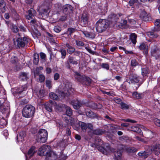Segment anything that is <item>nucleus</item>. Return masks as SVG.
Wrapping results in <instances>:
<instances>
[{"instance_id":"nucleus-40","label":"nucleus","mask_w":160,"mask_h":160,"mask_svg":"<svg viewBox=\"0 0 160 160\" xmlns=\"http://www.w3.org/2000/svg\"><path fill=\"white\" fill-rule=\"evenodd\" d=\"M66 108V115L69 117L71 116L72 113V111L71 108L68 106H66L65 107Z\"/></svg>"},{"instance_id":"nucleus-34","label":"nucleus","mask_w":160,"mask_h":160,"mask_svg":"<svg viewBox=\"0 0 160 160\" xmlns=\"http://www.w3.org/2000/svg\"><path fill=\"white\" fill-rule=\"evenodd\" d=\"M28 74L24 72L21 73L20 75V78L22 81L27 80L28 78Z\"/></svg>"},{"instance_id":"nucleus-47","label":"nucleus","mask_w":160,"mask_h":160,"mask_svg":"<svg viewBox=\"0 0 160 160\" xmlns=\"http://www.w3.org/2000/svg\"><path fill=\"white\" fill-rule=\"evenodd\" d=\"M75 31V28H68L67 33L69 35H71L72 33L74 32Z\"/></svg>"},{"instance_id":"nucleus-30","label":"nucleus","mask_w":160,"mask_h":160,"mask_svg":"<svg viewBox=\"0 0 160 160\" xmlns=\"http://www.w3.org/2000/svg\"><path fill=\"white\" fill-rule=\"evenodd\" d=\"M27 88V86L26 85L19 86V87L17 89V92L18 93L20 94L26 90Z\"/></svg>"},{"instance_id":"nucleus-62","label":"nucleus","mask_w":160,"mask_h":160,"mask_svg":"<svg viewBox=\"0 0 160 160\" xmlns=\"http://www.w3.org/2000/svg\"><path fill=\"white\" fill-rule=\"evenodd\" d=\"M128 21L130 23L132 24H135L136 23V21L135 20L133 19L128 18Z\"/></svg>"},{"instance_id":"nucleus-37","label":"nucleus","mask_w":160,"mask_h":160,"mask_svg":"<svg viewBox=\"0 0 160 160\" xmlns=\"http://www.w3.org/2000/svg\"><path fill=\"white\" fill-rule=\"evenodd\" d=\"M80 127L83 132H86L87 128V125L84 122H80Z\"/></svg>"},{"instance_id":"nucleus-64","label":"nucleus","mask_w":160,"mask_h":160,"mask_svg":"<svg viewBox=\"0 0 160 160\" xmlns=\"http://www.w3.org/2000/svg\"><path fill=\"white\" fill-rule=\"evenodd\" d=\"M67 156H64L63 155H61L60 157V159L59 160H66L67 158Z\"/></svg>"},{"instance_id":"nucleus-27","label":"nucleus","mask_w":160,"mask_h":160,"mask_svg":"<svg viewBox=\"0 0 160 160\" xmlns=\"http://www.w3.org/2000/svg\"><path fill=\"white\" fill-rule=\"evenodd\" d=\"M132 96L134 98L140 99L143 97L144 94L143 93H139L137 92H134L132 93Z\"/></svg>"},{"instance_id":"nucleus-35","label":"nucleus","mask_w":160,"mask_h":160,"mask_svg":"<svg viewBox=\"0 0 160 160\" xmlns=\"http://www.w3.org/2000/svg\"><path fill=\"white\" fill-rule=\"evenodd\" d=\"M68 61L70 63L73 65H77L78 64L77 61L75 60V57L72 56L68 57Z\"/></svg>"},{"instance_id":"nucleus-5","label":"nucleus","mask_w":160,"mask_h":160,"mask_svg":"<svg viewBox=\"0 0 160 160\" xmlns=\"http://www.w3.org/2000/svg\"><path fill=\"white\" fill-rule=\"evenodd\" d=\"M38 154L40 156L46 155V160H49L50 158V146L44 145L38 149Z\"/></svg>"},{"instance_id":"nucleus-3","label":"nucleus","mask_w":160,"mask_h":160,"mask_svg":"<svg viewBox=\"0 0 160 160\" xmlns=\"http://www.w3.org/2000/svg\"><path fill=\"white\" fill-rule=\"evenodd\" d=\"M74 77L78 82L83 85L88 86L91 83L92 80L90 78L84 75H81L79 73L77 72H75Z\"/></svg>"},{"instance_id":"nucleus-59","label":"nucleus","mask_w":160,"mask_h":160,"mask_svg":"<svg viewBox=\"0 0 160 160\" xmlns=\"http://www.w3.org/2000/svg\"><path fill=\"white\" fill-rule=\"evenodd\" d=\"M154 123L156 125L160 127V120L156 118L154 120Z\"/></svg>"},{"instance_id":"nucleus-23","label":"nucleus","mask_w":160,"mask_h":160,"mask_svg":"<svg viewBox=\"0 0 160 160\" xmlns=\"http://www.w3.org/2000/svg\"><path fill=\"white\" fill-rule=\"evenodd\" d=\"M34 94L36 95L37 98L39 99H41L44 97L45 94L44 91L42 89H40L38 91L36 92L34 91Z\"/></svg>"},{"instance_id":"nucleus-24","label":"nucleus","mask_w":160,"mask_h":160,"mask_svg":"<svg viewBox=\"0 0 160 160\" xmlns=\"http://www.w3.org/2000/svg\"><path fill=\"white\" fill-rule=\"evenodd\" d=\"M28 14L26 16V18L28 20L32 19L33 17H34L36 13L35 11L33 9L31 8L28 11Z\"/></svg>"},{"instance_id":"nucleus-60","label":"nucleus","mask_w":160,"mask_h":160,"mask_svg":"<svg viewBox=\"0 0 160 160\" xmlns=\"http://www.w3.org/2000/svg\"><path fill=\"white\" fill-rule=\"evenodd\" d=\"M40 58L41 59L43 60H45L46 55L43 52H40Z\"/></svg>"},{"instance_id":"nucleus-18","label":"nucleus","mask_w":160,"mask_h":160,"mask_svg":"<svg viewBox=\"0 0 160 160\" xmlns=\"http://www.w3.org/2000/svg\"><path fill=\"white\" fill-rule=\"evenodd\" d=\"M151 150L156 155H158L160 153V144H156L154 145Z\"/></svg>"},{"instance_id":"nucleus-10","label":"nucleus","mask_w":160,"mask_h":160,"mask_svg":"<svg viewBox=\"0 0 160 160\" xmlns=\"http://www.w3.org/2000/svg\"><path fill=\"white\" fill-rule=\"evenodd\" d=\"M88 14L86 12H83L81 17V25L83 27L87 26L88 22Z\"/></svg>"},{"instance_id":"nucleus-1","label":"nucleus","mask_w":160,"mask_h":160,"mask_svg":"<svg viewBox=\"0 0 160 160\" xmlns=\"http://www.w3.org/2000/svg\"><path fill=\"white\" fill-rule=\"evenodd\" d=\"M135 69L130 68L128 73L126 75L125 78V82H127L129 84H135L138 83V88L136 89L144 82V80L141 78L135 72Z\"/></svg>"},{"instance_id":"nucleus-49","label":"nucleus","mask_w":160,"mask_h":160,"mask_svg":"<svg viewBox=\"0 0 160 160\" xmlns=\"http://www.w3.org/2000/svg\"><path fill=\"white\" fill-rule=\"evenodd\" d=\"M56 10L57 11H58L61 10L62 8V4L60 3H57L54 5Z\"/></svg>"},{"instance_id":"nucleus-17","label":"nucleus","mask_w":160,"mask_h":160,"mask_svg":"<svg viewBox=\"0 0 160 160\" xmlns=\"http://www.w3.org/2000/svg\"><path fill=\"white\" fill-rule=\"evenodd\" d=\"M36 152V147L34 146H32L28 150L27 154L26 155V159H27L28 157L30 158Z\"/></svg>"},{"instance_id":"nucleus-13","label":"nucleus","mask_w":160,"mask_h":160,"mask_svg":"<svg viewBox=\"0 0 160 160\" xmlns=\"http://www.w3.org/2000/svg\"><path fill=\"white\" fill-rule=\"evenodd\" d=\"M63 12L66 14H69L72 12L73 7L69 4H66L63 7Z\"/></svg>"},{"instance_id":"nucleus-36","label":"nucleus","mask_w":160,"mask_h":160,"mask_svg":"<svg viewBox=\"0 0 160 160\" xmlns=\"http://www.w3.org/2000/svg\"><path fill=\"white\" fill-rule=\"evenodd\" d=\"M137 38V35L134 33H132L130 36V39L134 45H135L137 42L136 39Z\"/></svg>"},{"instance_id":"nucleus-46","label":"nucleus","mask_w":160,"mask_h":160,"mask_svg":"<svg viewBox=\"0 0 160 160\" xmlns=\"http://www.w3.org/2000/svg\"><path fill=\"white\" fill-rule=\"evenodd\" d=\"M121 108L122 109H128L129 108V106L127 104L122 102L120 104Z\"/></svg>"},{"instance_id":"nucleus-6","label":"nucleus","mask_w":160,"mask_h":160,"mask_svg":"<svg viewBox=\"0 0 160 160\" xmlns=\"http://www.w3.org/2000/svg\"><path fill=\"white\" fill-rule=\"evenodd\" d=\"M95 26L97 31L101 33L106 30L108 26V23L105 20L100 19L97 22Z\"/></svg>"},{"instance_id":"nucleus-8","label":"nucleus","mask_w":160,"mask_h":160,"mask_svg":"<svg viewBox=\"0 0 160 160\" xmlns=\"http://www.w3.org/2000/svg\"><path fill=\"white\" fill-rule=\"evenodd\" d=\"M151 46L150 53L152 56L155 58L156 60H160V48L156 44L153 43L150 44Z\"/></svg>"},{"instance_id":"nucleus-61","label":"nucleus","mask_w":160,"mask_h":160,"mask_svg":"<svg viewBox=\"0 0 160 160\" xmlns=\"http://www.w3.org/2000/svg\"><path fill=\"white\" fill-rule=\"evenodd\" d=\"M17 60V58L15 56H12L11 58V62L12 63H15Z\"/></svg>"},{"instance_id":"nucleus-39","label":"nucleus","mask_w":160,"mask_h":160,"mask_svg":"<svg viewBox=\"0 0 160 160\" xmlns=\"http://www.w3.org/2000/svg\"><path fill=\"white\" fill-rule=\"evenodd\" d=\"M39 56L37 53L34 54L33 63L35 65H37L39 62Z\"/></svg>"},{"instance_id":"nucleus-7","label":"nucleus","mask_w":160,"mask_h":160,"mask_svg":"<svg viewBox=\"0 0 160 160\" xmlns=\"http://www.w3.org/2000/svg\"><path fill=\"white\" fill-rule=\"evenodd\" d=\"M36 140L40 143L45 142L48 138V132L44 129H40L36 135Z\"/></svg>"},{"instance_id":"nucleus-14","label":"nucleus","mask_w":160,"mask_h":160,"mask_svg":"<svg viewBox=\"0 0 160 160\" xmlns=\"http://www.w3.org/2000/svg\"><path fill=\"white\" fill-rule=\"evenodd\" d=\"M70 103L72 105L73 108L75 109H78L82 105V103L81 101L74 100L71 101Z\"/></svg>"},{"instance_id":"nucleus-11","label":"nucleus","mask_w":160,"mask_h":160,"mask_svg":"<svg viewBox=\"0 0 160 160\" xmlns=\"http://www.w3.org/2000/svg\"><path fill=\"white\" fill-rule=\"evenodd\" d=\"M140 18L143 21L148 22L151 21V18L150 15L148 14L146 12L144 11H142L140 15Z\"/></svg>"},{"instance_id":"nucleus-16","label":"nucleus","mask_w":160,"mask_h":160,"mask_svg":"<svg viewBox=\"0 0 160 160\" xmlns=\"http://www.w3.org/2000/svg\"><path fill=\"white\" fill-rule=\"evenodd\" d=\"M86 114V115L89 118H97L98 119H100L101 118V116L96 113H94L91 110H89L88 111H87Z\"/></svg>"},{"instance_id":"nucleus-43","label":"nucleus","mask_w":160,"mask_h":160,"mask_svg":"<svg viewBox=\"0 0 160 160\" xmlns=\"http://www.w3.org/2000/svg\"><path fill=\"white\" fill-rule=\"evenodd\" d=\"M59 51L60 52L61 54V58L62 59H64L66 56V51L65 49H63L60 48L59 50Z\"/></svg>"},{"instance_id":"nucleus-48","label":"nucleus","mask_w":160,"mask_h":160,"mask_svg":"<svg viewBox=\"0 0 160 160\" xmlns=\"http://www.w3.org/2000/svg\"><path fill=\"white\" fill-rule=\"evenodd\" d=\"M101 67L103 68L108 70L109 68V66L108 63H102L101 65Z\"/></svg>"},{"instance_id":"nucleus-51","label":"nucleus","mask_w":160,"mask_h":160,"mask_svg":"<svg viewBox=\"0 0 160 160\" xmlns=\"http://www.w3.org/2000/svg\"><path fill=\"white\" fill-rule=\"evenodd\" d=\"M6 5L4 0H0V9H4Z\"/></svg>"},{"instance_id":"nucleus-55","label":"nucleus","mask_w":160,"mask_h":160,"mask_svg":"<svg viewBox=\"0 0 160 160\" xmlns=\"http://www.w3.org/2000/svg\"><path fill=\"white\" fill-rule=\"evenodd\" d=\"M113 100L116 103H117V104H119L120 105L122 102L121 100L120 99V98H114L113 99Z\"/></svg>"},{"instance_id":"nucleus-2","label":"nucleus","mask_w":160,"mask_h":160,"mask_svg":"<svg viewBox=\"0 0 160 160\" xmlns=\"http://www.w3.org/2000/svg\"><path fill=\"white\" fill-rule=\"evenodd\" d=\"M18 34L19 36V37L17 38L16 40L15 39H13L15 45L19 48L27 47L30 41L29 38L26 37H21L19 33Z\"/></svg>"},{"instance_id":"nucleus-29","label":"nucleus","mask_w":160,"mask_h":160,"mask_svg":"<svg viewBox=\"0 0 160 160\" xmlns=\"http://www.w3.org/2000/svg\"><path fill=\"white\" fill-rule=\"evenodd\" d=\"M146 34L150 38H157L159 36L156 32L152 31L147 32Z\"/></svg>"},{"instance_id":"nucleus-38","label":"nucleus","mask_w":160,"mask_h":160,"mask_svg":"<svg viewBox=\"0 0 160 160\" xmlns=\"http://www.w3.org/2000/svg\"><path fill=\"white\" fill-rule=\"evenodd\" d=\"M58 156L56 152L51 150V160H56Z\"/></svg>"},{"instance_id":"nucleus-21","label":"nucleus","mask_w":160,"mask_h":160,"mask_svg":"<svg viewBox=\"0 0 160 160\" xmlns=\"http://www.w3.org/2000/svg\"><path fill=\"white\" fill-rule=\"evenodd\" d=\"M59 95L61 98H63L65 97H68L70 95L69 90L68 89H65L64 91L58 92Z\"/></svg>"},{"instance_id":"nucleus-50","label":"nucleus","mask_w":160,"mask_h":160,"mask_svg":"<svg viewBox=\"0 0 160 160\" xmlns=\"http://www.w3.org/2000/svg\"><path fill=\"white\" fill-rule=\"evenodd\" d=\"M45 78L44 75L42 74H40L39 75V78L37 79V81L38 82H42L44 80Z\"/></svg>"},{"instance_id":"nucleus-26","label":"nucleus","mask_w":160,"mask_h":160,"mask_svg":"<svg viewBox=\"0 0 160 160\" xmlns=\"http://www.w3.org/2000/svg\"><path fill=\"white\" fill-rule=\"evenodd\" d=\"M66 46L68 48L67 49V52L70 54L73 53L75 51V48L70 45L69 43H66Z\"/></svg>"},{"instance_id":"nucleus-53","label":"nucleus","mask_w":160,"mask_h":160,"mask_svg":"<svg viewBox=\"0 0 160 160\" xmlns=\"http://www.w3.org/2000/svg\"><path fill=\"white\" fill-rule=\"evenodd\" d=\"M75 42L76 44L78 46H82L84 45V43L81 41L76 40Z\"/></svg>"},{"instance_id":"nucleus-52","label":"nucleus","mask_w":160,"mask_h":160,"mask_svg":"<svg viewBox=\"0 0 160 160\" xmlns=\"http://www.w3.org/2000/svg\"><path fill=\"white\" fill-rule=\"evenodd\" d=\"M58 98V96L56 94L53 92H51V98L53 100H56Z\"/></svg>"},{"instance_id":"nucleus-31","label":"nucleus","mask_w":160,"mask_h":160,"mask_svg":"<svg viewBox=\"0 0 160 160\" xmlns=\"http://www.w3.org/2000/svg\"><path fill=\"white\" fill-rule=\"evenodd\" d=\"M80 122L78 123L75 122V121L74 120L73 121L71 122V125L72 126L74 129L78 130L79 129L80 127Z\"/></svg>"},{"instance_id":"nucleus-45","label":"nucleus","mask_w":160,"mask_h":160,"mask_svg":"<svg viewBox=\"0 0 160 160\" xmlns=\"http://www.w3.org/2000/svg\"><path fill=\"white\" fill-rule=\"evenodd\" d=\"M139 3L138 0H130L128 4L130 6H132L134 4L137 5Z\"/></svg>"},{"instance_id":"nucleus-28","label":"nucleus","mask_w":160,"mask_h":160,"mask_svg":"<svg viewBox=\"0 0 160 160\" xmlns=\"http://www.w3.org/2000/svg\"><path fill=\"white\" fill-rule=\"evenodd\" d=\"M25 135L26 134L25 132H21L19 134V135H18L16 137V139L17 142H19V141H23L24 138L25 136Z\"/></svg>"},{"instance_id":"nucleus-25","label":"nucleus","mask_w":160,"mask_h":160,"mask_svg":"<svg viewBox=\"0 0 160 160\" xmlns=\"http://www.w3.org/2000/svg\"><path fill=\"white\" fill-rule=\"evenodd\" d=\"M141 74L143 77L147 76V74L150 72V71L148 68L146 66H144L142 68Z\"/></svg>"},{"instance_id":"nucleus-63","label":"nucleus","mask_w":160,"mask_h":160,"mask_svg":"<svg viewBox=\"0 0 160 160\" xmlns=\"http://www.w3.org/2000/svg\"><path fill=\"white\" fill-rule=\"evenodd\" d=\"M65 65L66 67L68 69H70L71 68V66H70V62L68 60L65 63Z\"/></svg>"},{"instance_id":"nucleus-20","label":"nucleus","mask_w":160,"mask_h":160,"mask_svg":"<svg viewBox=\"0 0 160 160\" xmlns=\"http://www.w3.org/2000/svg\"><path fill=\"white\" fill-rule=\"evenodd\" d=\"M82 33L86 37L93 39L95 38L96 35L93 32H88L87 31H81Z\"/></svg>"},{"instance_id":"nucleus-42","label":"nucleus","mask_w":160,"mask_h":160,"mask_svg":"<svg viewBox=\"0 0 160 160\" xmlns=\"http://www.w3.org/2000/svg\"><path fill=\"white\" fill-rule=\"evenodd\" d=\"M131 65L133 67H136L139 65V63L135 58L132 59L131 61Z\"/></svg>"},{"instance_id":"nucleus-44","label":"nucleus","mask_w":160,"mask_h":160,"mask_svg":"<svg viewBox=\"0 0 160 160\" xmlns=\"http://www.w3.org/2000/svg\"><path fill=\"white\" fill-rule=\"evenodd\" d=\"M138 155L142 157L146 158L148 156V153L146 152H140L138 153Z\"/></svg>"},{"instance_id":"nucleus-12","label":"nucleus","mask_w":160,"mask_h":160,"mask_svg":"<svg viewBox=\"0 0 160 160\" xmlns=\"http://www.w3.org/2000/svg\"><path fill=\"white\" fill-rule=\"evenodd\" d=\"M139 48L140 50L143 51V53L147 57L148 54V46L147 44L144 42L140 43Z\"/></svg>"},{"instance_id":"nucleus-41","label":"nucleus","mask_w":160,"mask_h":160,"mask_svg":"<svg viewBox=\"0 0 160 160\" xmlns=\"http://www.w3.org/2000/svg\"><path fill=\"white\" fill-rule=\"evenodd\" d=\"M63 127L66 128V134L67 136H70L71 135V132L70 128H68V124H64L63 125Z\"/></svg>"},{"instance_id":"nucleus-56","label":"nucleus","mask_w":160,"mask_h":160,"mask_svg":"<svg viewBox=\"0 0 160 160\" xmlns=\"http://www.w3.org/2000/svg\"><path fill=\"white\" fill-rule=\"evenodd\" d=\"M94 107L96 109H100L102 108V106L101 104L98 103L95 104H94Z\"/></svg>"},{"instance_id":"nucleus-9","label":"nucleus","mask_w":160,"mask_h":160,"mask_svg":"<svg viewBox=\"0 0 160 160\" xmlns=\"http://www.w3.org/2000/svg\"><path fill=\"white\" fill-rule=\"evenodd\" d=\"M90 146L92 147L96 148L98 150L105 154H107L110 151V147L108 145L105 146L104 147H102L99 145L94 143L91 144Z\"/></svg>"},{"instance_id":"nucleus-22","label":"nucleus","mask_w":160,"mask_h":160,"mask_svg":"<svg viewBox=\"0 0 160 160\" xmlns=\"http://www.w3.org/2000/svg\"><path fill=\"white\" fill-rule=\"evenodd\" d=\"M106 130L104 129L98 128L92 130V133L95 135H102L105 133Z\"/></svg>"},{"instance_id":"nucleus-4","label":"nucleus","mask_w":160,"mask_h":160,"mask_svg":"<svg viewBox=\"0 0 160 160\" xmlns=\"http://www.w3.org/2000/svg\"><path fill=\"white\" fill-rule=\"evenodd\" d=\"M35 112V108L32 105H26L22 111V116L25 118H29L32 117Z\"/></svg>"},{"instance_id":"nucleus-33","label":"nucleus","mask_w":160,"mask_h":160,"mask_svg":"<svg viewBox=\"0 0 160 160\" xmlns=\"http://www.w3.org/2000/svg\"><path fill=\"white\" fill-rule=\"evenodd\" d=\"M108 18L112 21L116 22L118 19V16L114 13H111L109 15Z\"/></svg>"},{"instance_id":"nucleus-32","label":"nucleus","mask_w":160,"mask_h":160,"mask_svg":"<svg viewBox=\"0 0 160 160\" xmlns=\"http://www.w3.org/2000/svg\"><path fill=\"white\" fill-rule=\"evenodd\" d=\"M129 129L131 131L137 132L139 133L140 135H141V133H142L141 129L138 127L135 126H132L130 127Z\"/></svg>"},{"instance_id":"nucleus-57","label":"nucleus","mask_w":160,"mask_h":160,"mask_svg":"<svg viewBox=\"0 0 160 160\" xmlns=\"http://www.w3.org/2000/svg\"><path fill=\"white\" fill-rule=\"evenodd\" d=\"M155 25L157 28L160 27V19H157L154 22Z\"/></svg>"},{"instance_id":"nucleus-58","label":"nucleus","mask_w":160,"mask_h":160,"mask_svg":"<svg viewBox=\"0 0 160 160\" xmlns=\"http://www.w3.org/2000/svg\"><path fill=\"white\" fill-rule=\"evenodd\" d=\"M48 10L49 9H44L43 12V15L46 16H48L50 12V11H48Z\"/></svg>"},{"instance_id":"nucleus-19","label":"nucleus","mask_w":160,"mask_h":160,"mask_svg":"<svg viewBox=\"0 0 160 160\" xmlns=\"http://www.w3.org/2000/svg\"><path fill=\"white\" fill-rule=\"evenodd\" d=\"M121 150H119L114 152V159L115 160H120L121 159L122 149L121 148Z\"/></svg>"},{"instance_id":"nucleus-15","label":"nucleus","mask_w":160,"mask_h":160,"mask_svg":"<svg viewBox=\"0 0 160 160\" xmlns=\"http://www.w3.org/2000/svg\"><path fill=\"white\" fill-rule=\"evenodd\" d=\"M118 147L121 148L122 150H125L129 153H133L137 151V149L134 147L125 146L122 145H120Z\"/></svg>"},{"instance_id":"nucleus-54","label":"nucleus","mask_w":160,"mask_h":160,"mask_svg":"<svg viewBox=\"0 0 160 160\" xmlns=\"http://www.w3.org/2000/svg\"><path fill=\"white\" fill-rule=\"evenodd\" d=\"M53 30L56 32H59L61 31V28L60 27L57 26L54 27Z\"/></svg>"}]
</instances>
